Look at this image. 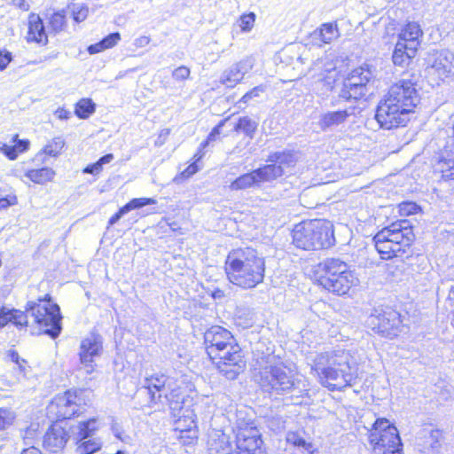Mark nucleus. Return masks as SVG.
<instances>
[{
  "instance_id": "1",
  "label": "nucleus",
  "mask_w": 454,
  "mask_h": 454,
  "mask_svg": "<svg viewBox=\"0 0 454 454\" xmlns=\"http://www.w3.org/2000/svg\"><path fill=\"white\" fill-rule=\"evenodd\" d=\"M202 348L207 362L225 379L236 380L247 368L245 352L229 329L213 325L202 334Z\"/></svg>"
},
{
  "instance_id": "2",
  "label": "nucleus",
  "mask_w": 454,
  "mask_h": 454,
  "mask_svg": "<svg viewBox=\"0 0 454 454\" xmlns=\"http://www.w3.org/2000/svg\"><path fill=\"white\" fill-rule=\"evenodd\" d=\"M417 81L400 79L390 85L378 103L375 120L386 130L406 127L420 103Z\"/></svg>"
},
{
  "instance_id": "3",
  "label": "nucleus",
  "mask_w": 454,
  "mask_h": 454,
  "mask_svg": "<svg viewBox=\"0 0 454 454\" xmlns=\"http://www.w3.org/2000/svg\"><path fill=\"white\" fill-rule=\"evenodd\" d=\"M223 270L229 283L240 289L250 290L263 282L266 262L255 248L239 247L227 253Z\"/></svg>"
},
{
  "instance_id": "4",
  "label": "nucleus",
  "mask_w": 454,
  "mask_h": 454,
  "mask_svg": "<svg viewBox=\"0 0 454 454\" xmlns=\"http://www.w3.org/2000/svg\"><path fill=\"white\" fill-rule=\"evenodd\" d=\"M320 359L326 364L320 367L311 366V372L318 383L330 392H342L353 387L358 379V370L351 362V356L345 351L325 353Z\"/></svg>"
},
{
  "instance_id": "5",
  "label": "nucleus",
  "mask_w": 454,
  "mask_h": 454,
  "mask_svg": "<svg viewBox=\"0 0 454 454\" xmlns=\"http://www.w3.org/2000/svg\"><path fill=\"white\" fill-rule=\"evenodd\" d=\"M415 240L414 228L406 219H397L382 227L372 239L380 259L383 261L403 257L412 250Z\"/></svg>"
},
{
  "instance_id": "6",
  "label": "nucleus",
  "mask_w": 454,
  "mask_h": 454,
  "mask_svg": "<svg viewBox=\"0 0 454 454\" xmlns=\"http://www.w3.org/2000/svg\"><path fill=\"white\" fill-rule=\"evenodd\" d=\"M312 280L316 286L336 296L348 295L359 283L352 267L335 257L317 263L312 270Z\"/></svg>"
},
{
  "instance_id": "7",
  "label": "nucleus",
  "mask_w": 454,
  "mask_h": 454,
  "mask_svg": "<svg viewBox=\"0 0 454 454\" xmlns=\"http://www.w3.org/2000/svg\"><path fill=\"white\" fill-rule=\"evenodd\" d=\"M291 245L297 250H326L335 244L334 226L325 218L304 219L290 230Z\"/></svg>"
},
{
  "instance_id": "8",
  "label": "nucleus",
  "mask_w": 454,
  "mask_h": 454,
  "mask_svg": "<svg viewBox=\"0 0 454 454\" xmlns=\"http://www.w3.org/2000/svg\"><path fill=\"white\" fill-rule=\"evenodd\" d=\"M267 161L270 162V164L263 165L238 176L231 183L230 189L231 191L247 190L258 186L262 183L279 178L283 176L285 168L295 166L297 159L292 151H282L270 154Z\"/></svg>"
},
{
  "instance_id": "9",
  "label": "nucleus",
  "mask_w": 454,
  "mask_h": 454,
  "mask_svg": "<svg viewBox=\"0 0 454 454\" xmlns=\"http://www.w3.org/2000/svg\"><path fill=\"white\" fill-rule=\"evenodd\" d=\"M91 392L86 387H73L56 394L45 407V416L51 420L65 421L80 417L90 404Z\"/></svg>"
},
{
  "instance_id": "10",
  "label": "nucleus",
  "mask_w": 454,
  "mask_h": 454,
  "mask_svg": "<svg viewBox=\"0 0 454 454\" xmlns=\"http://www.w3.org/2000/svg\"><path fill=\"white\" fill-rule=\"evenodd\" d=\"M27 312L32 318V325L39 334L49 335L55 339L62 330L60 307L52 297L46 294L26 304Z\"/></svg>"
},
{
  "instance_id": "11",
  "label": "nucleus",
  "mask_w": 454,
  "mask_h": 454,
  "mask_svg": "<svg viewBox=\"0 0 454 454\" xmlns=\"http://www.w3.org/2000/svg\"><path fill=\"white\" fill-rule=\"evenodd\" d=\"M423 36L424 31L419 21H405L396 33L391 54L393 65L399 67L411 66L421 48Z\"/></svg>"
},
{
  "instance_id": "12",
  "label": "nucleus",
  "mask_w": 454,
  "mask_h": 454,
  "mask_svg": "<svg viewBox=\"0 0 454 454\" xmlns=\"http://www.w3.org/2000/svg\"><path fill=\"white\" fill-rule=\"evenodd\" d=\"M44 20L47 24L48 32L45 28L43 20L38 13L30 12L27 21L26 41L28 43H35L44 47L49 43L50 35H59L68 28V19L64 9H53L51 12L45 13Z\"/></svg>"
},
{
  "instance_id": "13",
  "label": "nucleus",
  "mask_w": 454,
  "mask_h": 454,
  "mask_svg": "<svg viewBox=\"0 0 454 454\" xmlns=\"http://www.w3.org/2000/svg\"><path fill=\"white\" fill-rule=\"evenodd\" d=\"M215 454H268V451L259 428L245 424L237 428L234 447L230 440L219 439Z\"/></svg>"
},
{
  "instance_id": "14",
  "label": "nucleus",
  "mask_w": 454,
  "mask_h": 454,
  "mask_svg": "<svg viewBox=\"0 0 454 454\" xmlns=\"http://www.w3.org/2000/svg\"><path fill=\"white\" fill-rule=\"evenodd\" d=\"M367 436L372 454H404L397 427L386 418H378Z\"/></svg>"
},
{
  "instance_id": "15",
  "label": "nucleus",
  "mask_w": 454,
  "mask_h": 454,
  "mask_svg": "<svg viewBox=\"0 0 454 454\" xmlns=\"http://www.w3.org/2000/svg\"><path fill=\"white\" fill-rule=\"evenodd\" d=\"M73 426L62 419L51 420L42 441L43 450L51 454L63 453L71 440Z\"/></svg>"
},
{
  "instance_id": "16",
  "label": "nucleus",
  "mask_w": 454,
  "mask_h": 454,
  "mask_svg": "<svg viewBox=\"0 0 454 454\" xmlns=\"http://www.w3.org/2000/svg\"><path fill=\"white\" fill-rule=\"evenodd\" d=\"M262 387L270 393L283 395L296 388L290 370L283 364L271 365L262 376Z\"/></svg>"
},
{
  "instance_id": "17",
  "label": "nucleus",
  "mask_w": 454,
  "mask_h": 454,
  "mask_svg": "<svg viewBox=\"0 0 454 454\" xmlns=\"http://www.w3.org/2000/svg\"><path fill=\"white\" fill-rule=\"evenodd\" d=\"M174 432L183 446H192L198 442L200 430L198 419L193 409L181 408V414L174 421Z\"/></svg>"
},
{
  "instance_id": "18",
  "label": "nucleus",
  "mask_w": 454,
  "mask_h": 454,
  "mask_svg": "<svg viewBox=\"0 0 454 454\" xmlns=\"http://www.w3.org/2000/svg\"><path fill=\"white\" fill-rule=\"evenodd\" d=\"M427 73L436 82L450 77L454 73V56L446 50L433 51L429 55Z\"/></svg>"
},
{
  "instance_id": "19",
  "label": "nucleus",
  "mask_w": 454,
  "mask_h": 454,
  "mask_svg": "<svg viewBox=\"0 0 454 454\" xmlns=\"http://www.w3.org/2000/svg\"><path fill=\"white\" fill-rule=\"evenodd\" d=\"M168 381L169 377L163 372H154L145 378L143 387L146 391L150 405L163 403Z\"/></svg>"
},
{
  "instance_id": "20",
  "label": "nucleus",
  "mask_w": 454,
  "mask_h": 454,
  "mask_svg": "<svg viewBox=\"0 0 454 454\" xmlns=\"http://www.w3.org/2000/svg\"><path fill=\"white\" fill-rule=\"evenodd\" d=\"M378 324L373 331L387 339H394L398 336L402 326V317L395 310L384 311L377 317Z\"/></svg>"
},
{
  "instance_id": "21",
  "label": "nucleus",
  "mask_w": 454,
  "mask_h": 454,
  "mask_svg": "<svg viewBox=\"0 0 454 454\" xmlns=\"http://www.w3.org/2000/svg\"><path fill=\"white\" fill-rule=\"evenodd\" d=\"M101 351L102 343L98 336L85 338L81 341L79 359L87 373L90 374L96 371L94 359L101 354Z\"/></svg>"
},
{
  "instance_id": "22",
  "label": "nucleus",
  "mask_w": 454,
  "mask_h": 454,
  "mask_svg": "<svg viewBox=\"0 0 454 454\" xmlns=\"http://www.w3.org/2000/svg\"><path fill=\"white\" fill-rule=\"evenodd\" d=\"M433 173L441 181H454V147L444 146L433 164Z\"/></svg>"
},
{
  "instance_id": "23",
  "label": "nucleus",
  "mask_w": 454,
  "mask_h": 454,
  "mask_svg": "<svg viewBox=\"0 0 454 454\" xmlns=\"http://www.w3.org/2000/svg\"><path fill=\"white\" fill-rule=\"evenodd\" d=\"M337 81L340 82L339 98L343 101H358L364 98L367 93V91L362 90L355 83L348 82L347 79L341 77L340 75H339L338 78H333L334 82Z\"/></svg>"
},
{
  "instance_id": "24",
  "label": "nucleus",
  "mask_w": 454,
  "mask_h": 454,
  "mask_svg": "<svg viewBox=\"0 0 454 454\" xmlns=\"http://www.w3.org/2000/svg\"><path fill=\"white\" fill-rule=\"evenodd\" d=\"M24 177L31 184L44 185L54 181L56 171L50 167L27 169Z\"/></svg>"
},
{
  "instance_id": "25",
  "label": "nucleus",
  "mask_w": 454,
  "mask_h": 454,
  "mask_svg": "<svg viewBox=\"0 0 454 454\" xmlns=\"http://www.w3.org/2000/svg\"><path fill=\"white\" fill-rule=\"evenodd\" d=\"M101 421L98 416H92L78 421L76 425L75 440H85L92 438V436L99 431Z\"/></svg>"
},
{
  "instance_id": "26",
  "label": "nucleus",
  "mask_w": 454,
  "mask_h": 454,
  "mask_svg": "<svg viewBox=\"0 0 454 454\" xmlns=\"http://www.w3.org/2000/svg\"><path fill=\"white\" fill-rule=\"evenodd\" d=\"M340 76L367 91V85L372 79V70L369 66L361 65L354 67L347 74Z\"/></svg>"
},
{
  "instance_id": "27",
  "label": "nucleus",
  "mask_w": 454,
  "mask_h": 454,
  "mask_svg": "<svg viewBox=\"0 0 454 454\" xmlns=\"http://www.w3.org/2000/svg\"><path fill=\"white\" fill-rule=\"evenodd\" d=\"M155 200L152 198H134L130 200L124 206L121 207L108 220V226H112L116 223L121 217L128 212L141 208L148 205L155 204Z\"/></svg>"
},
{
  "instance_id": "28",
  "label": "nucleus",
  "mask_w": 454,
  "mask_h": 454,
  "mask_svg": "<svg viewBox=\"0 0 454 454\" xmlns=\"http://www.w3.org/2000/svg\"><path fill=\"white\" fill-rule=\"evenodd\" d=\"M11 142L13 143L12 145L4 144L1 146V152L10 160H16L20 154L28 151L30 146V141L28 139H20L19 134H14Z\"/></svg>"
},
{
  "instance_id": "29",
  "label": "nucleus",
  "mask_w": 454,
  "mask_h": 454,
  "mask_svg": "<svg viewBox=\"0 0 454 454\" xmlns=\"http://www.w3.org/2000/svg\"><path fill=\"white\" fill-rule=\"evenodd\" d=\"M350 116L348 110H338L324 114L319 121L320 128L325 130L333 126H338L344 123Z\"/></svg>"
},
{
  "instance_id": "30",
  "label": "nucleus",
  "mask_w": 454,
  "mask_h": 454,
  "mask_svg": "<svg viewBox=\"0 0 454 454\" xmlns=\"http://www.w3.org/2000/svg\"><path fill=\"white\" fill-rule=\"evenodd\" d=\"M320 44H329L340 35L337 21L323 23L316 31Z\"/></svg>"
},
{
  "instance_id": "31",
  "label": "nucleus",
  "mask_w": 454,
  "mask_h": 454,
  "mask_svg": "<svg viewBox=\"0 0 454 454\" xmlns=\"http://www.w3.org/2000/svg\"><path fill=\"white\" fill-rule=\"evenodd\" d=\"M121 41V34L114 32L107 35L99 42L90 44L87 47V51L93 55L102 52L106 50L114 47Z\"/></svg>"
},
{
  "instance_id": "32",
  "label": "nucleus",
  "mask_w": 454,
  "mask_h": 454,
  "mask_svg": "<svg viewBox=\"0 0 454 454\" xmlns=\"http://www.w3.org/2000/svg\"><path fill=\"white\" fill-rule=\"evenodd\" d=\"M65 145L66 142L61 137H55L44 145L40 153L47 158H58L62 153Z\"/></svg>"
},
{
  "instance_id": "33",
  "label": "nucleus",
  "mask_w": 454,
  "mask_h": 454,
  "mask_svg": "<svg viewBox=\"0 0 454 454\" xmlns=\"http://www.w3.org/2000/svg\"><path fill=\"white\" fill-rule=\"evenodd\" d=\"M204 157V153L202 149L200 148L192 156V162L190 163L183 171L178 173L175 177V180L177 182H184L191 178L193 175H195L200 170L199 162Z\"/></svg>"
},
{
  "instance_id": "34",
  "label": "nucleus",
  "mask_w": 454,
  "mask_h": 454,
  "mask_svg": "<svg viewBox=\"0 0 454 454\" xmlns=\"http://www.w3.org/2000/svg\"><path fill=\"white\" fill-rule=\"evenodd\" d=\"M286 443L294 448L302 449L309 454L315 452L313 444L308 442L298 431H289L286 436Z\"/></svg>"
},
{
  "instance_id": "35",
  "label": "nucleus",
  "mask_w": 454,
  "mask_h": 454,
  "mask_svg": "<svg viewBox=\"0 0 454 454\" xmlns=\"http://www.w3.org/2000/svg\"><path fill=\"white\" fill-rule=\"evenodd\" d=\"M96 111V104L91 98H80L74 105V113L79 119L85 120L92 115Z\"/></svg>"
},
{
  "instance_id": "36",
  "label": "nucleus",
  "mask_w": 454,
  "mask_h": 454,
  "mask_svg": "<svg viewBox=\"0 0 454 454\" xmlns=\"http://www.w3.org/2000/svg\"><path fill=\"white\" fill-rule=\"evenodd\" d=\"M258 128V123L248 116L239 117L233 128L237 133H244L246 137L253 138Z\"/></svg>"
},
{
  "instance_id": "37",
  "label": "nucleus",
  "mask_w": 454,
  "mask_h": 454,
  "mask_svg": "<svg viewBox=\"0 0 454 454\" xmlns=\"http://www.w3.org/2000/svg\"><path fill=\"white\" fill-rule=\"evenodd\" d=\"M163 400L167 402L169 409L172 410L173 411L178 409L179 411L181 412V408H184L181 404L184 403V395L181 387H174L170 389L168 392L167 391L165 393Z\"/></svg>"
},
{
  "instance_id": "38",
  "label": "nucleus",
  "mask_w": 454,
  "mask_h": 454,
  "mask_svg": "<svg viewBox=\"0 0 454 454\" xmlns=\"http://www.w3.org/2000/svg\"><path fill=\"white\" fill-rule=\"evenodd\" d=\"M75 445L78 454H95L102 448L101 442L96 438L75 440Z\"/></svg>"
},
{
  "instance_id": "39",
  "label": "nucleus",
  "mask_w": 454,
  "mask_h": 454,
  "mask_svg": "<svg viewBox=\"0 0 454 454\" xmlns=\"http://www.w3.org/2000/svg\"><path fill=\"white\" fill-rule=\"evenodd\" d=\"M71 18L75 23L83 22L89 16L90 8L86 4L72 2L67 4Z\"/></svg>"
},
{
  "instance_id": "40",
  "label": "nucleus",
  "mask_w": 454,
  "mask_h": 454,
  "mask_svg": "<svg viewBox=\"0 0 454 454\" xmlns=\"http://www.w3.org/2000/svg\"><path fill=\"white\" fill-rule=\"evenodd\" d=\"M29 314L27 312V309L25 308V311L11 309L10 317L12 325H14L17 328H27L33 327L32 321L28 320Z\"/></svg>"
},
{
  "instance_id": "41",
  "label": "nucleus",
  "mask_w": 454,
  "mask_h": 454,
  "mask_svg": "<svg viewBox=\"0 0 454 454\" xmlns=\"http://www.w3.org/2000/svg\"><path fill=\"white\" fill-rule=\"evenodd\" d=\"M243 79V74L239 67L230 68L221 78L220 82L226 88H234Z\"/></svg>"
},
{
  "instance_id": "42",
  "label": "nucleus",
  "mask_w": 454,
  "mask_h": 454,
  "mask_svg": "<svg viewBox=\"0 0 454 454\" xmlns=\"http://www.w3.org/2000/svg\"><path fill=\"white\" fill-rule=\"evenodd\" d=\"M113 159L114 155L112 153H107L99 158L95 163L86 166L83 168V173L98 175L103 169L102 165L110 162Z\"/></svg>"
},
{
  "instance_id": "43",
  "label": "nucleus",
  "mask_w": 454,
  "mask_h": 454,
  "mask_svg": "<svg viewBox=\"0 0 454 454\" xmlns=\"http://www.w3.org/2000/svg\"><path fill=\"white\" fill-rule=\"evenodd\" d=\"M255 19V13L253 12L241 14L238 20L240 31L243 33L250 32L254 26Z\"/></svg>"
},
{
  "instance_id": "44",
  "label": "nucleus",
  "mask_w": 454,
  "mask_h": 454,
  "mask_svg": "<svg viewBox=\"0 0 454 454\" xmlns=\"http://www.w3.org/2000/svg\"><path fill=\"white\" fill-rule=\"evenodd\" d=\"M397 208L402 216L417 215L421 211L420 207L413 201H403L398 204Z\"/></svg>"
},
{
  "instance_id": "45",
  "label": "nucleus",
  "mask_w": 454,
  "mask_h": 454,
  "mask_svg": "<svg viewBox=\"0 0 454 454\" xmlns=\"http://www.w3.org/2000/svg\"><path fill=\"white\" fill-rule=\"evenodd\" d=\"M15 415L8 408L0 407V432L7 429L14 421Z\"/></svg>"
},
{
  "instance_id": "46",
  "label": "nucleus",
  "mask_w": 454,
  "mask_h": 454,
  "mask_svg": "<svg viewBox=\"0 0 454 454\" xmlns=\"http://www.w3.org/2000/svg\"><path fill=\"white\" fill-rule=\"evenodd\" d=\"M229 120V117H226L221 120L210 131L207 138L200 144V149L206 148L208 144L212 141H215L216 137L221 134V129L224 126L225 122Z\"/></svg>"
},
{
  "instance_id": "47",
  "label": "nucleus",
  "mask_w": 454,
  "mask_h": 454,
  "mask_svg": "<svg viewBox=\"0 0 454 454\" xmlns=\"http://www.w3.org/2000/svg\"><path fill=\"white\" fill-rule=\"evenodd\" d=\"M18 203V197L14 192L3 194V189L0 187V210L6 209L15 206Z\"/></svg>"
},
{
  "instance_id": "48",
  "label": "nucleus",
  "mask_w": 454,
  "mask_h": 454,
  "mask_svg": "<svg viewBox=\"0 0 454 454\" xmlns=\"http://www.w3.org/2000/svg\"><path fill=\"white\" fill-rule=\"evenodd\" d=\"M428 439L430 447L437 449L441 446L443 441V432L440 429H433L430 431Z\"/></svg>"
},
{
  "instance_id": "49",
  "label": "nucleus",
  "mask_w": 454,
  "mask_h": 454,
  "mask_svg": "<svg viewBox=\"0 0 454 454\" xmlns=\"http://www.w3.org/2000/svg\"><path fill=\"white\" fill-rule=\"evenodd\" d=\"M264 90H265L264 85L261 84V85L255 86L253 89L249 90L247 92H246L239 99V102L247 104L252 98L259 97L260 93L263 92Z\"/></svg>"
},
{
  "instance_id": "50",
  "label": "nucleus",
  "mask_w": 454,
  "mask_h": 454,
  "mask_svg": "<svg viewBox=\"0 0 454 454\" xmlns=\"http://www.w3.org/2000/svg\"><path fill=\"white\" fill-rule=\"evenodd\" d=\"M190 68L185 66L176 67L172 73L173 78L178 82L187 80L190 77Z\"/></svg>"
},
{
  "instance_id": "51",
  "label": "nucleus",
  "mask_w": 454,
  "mask_h": 454,
  "mask_svg": "<svg viewBox=\"0 0 454 454\" xmlns=\"http://www.w3.org/2000/svg\"><path fill=\"white\" fill-rule=\"evenodd\" d=\"M8 356H9L10 359L18 365L19 369L21 372L26 371L27 366V362L25 359L20 357V356L16 350H14V349L9 350Z\"/></svg>"
},
{
  "instance_id": "52",
  "label": "nucleus",
  "mask_w": 454,
  "mask_h": 454,
  "mask_svg": "<svg viewBox=\"0 0 454 454\" xmlns=\"http://www.w3.org/2000/svg\"><path fill=\"white\" fill-rule=\"evenodd\" d=\"M12 53L6 50L0 51V70H4L12 61Z\"/></svg>"
},
{
  "instance_id": "53",
  "label": "nucleus",
  "mask_w": 454,
  "mask_h": 454,
  "mask_svg": "<svg viewBox=\"0 0 454 454\" xmlns=\"http://www.w3.org/2000/svg\"><path fill=\"white\" fill-rule=\"evenodd\" d=\"M10 313H11V309H9L4 306L0 308V328L4 327L5 325H7L10 323V321H11Z\"/></svg>"
},
{
  "instance_id": "54",
  "label": "nucleus",
  "mask_w": 454,
  "mask_h": 454,
  "mask_svg": "<svg viewBox=\"0 0 454 454\" xmlns=\"http://www.w3.org/2000/svg\"><path fill=\"white\" fill-rule=\"evenodd\" d=\"M12 5L22 12H27L30 8L27 0H12Z\"/></svg>"
},
{
  "instance_id": "55",
  "label": "nucleus",
  "mask_w": 454,
  "mask_h": 454,
  "mask_svg": "<svg viewBox=\"0 0 454 454\" xmlns=\"http://www.w3.org/2000/svg\"><path fill=\"white\" fill-rule=\"evenodd\" d=\"M55 115L59 120H67L71 116V113L69 110L66 109L65 107H59L55 111Z\"/></svg>"
},
{
  "instance_id": "56",
  "label": "nucleus",
  "mask_w": 454,
  "mask_h": 454,
  "mask_svg": "<svg viewBox=\"0 0 454 454\" xmlns=\"http://www.w3.org/2000/svg\"><path fill=\"white\" fill-rule=\"evenodd\" d=\"M170 133H171V129H161L159 132V137L158 138L160 140V145H162V144L165 143L166 139L170 135Z\"/></svg>"
},
{
  "instance_id": "57",
  "label": "nucleus",
  "mask_w": 454,
  "mask_h": 454,
  "mask_svg": "<svg viewBox=\"0 0 454 454\" xmlns=\"http://www.w3.org/2000/svg\"><path fill=\"white\" fill-rule=\"evenodd\" d=\"M150 42H151V38L149 36L143 35L136 40V45L142 47V46H145V45L149 44Z\"/></svg>"
},
{
  "instance_id": "58",
  "label": "nucleus",
  "mask_w": 454,
  "mask_h": 454,
  "mask_svg": "<svg viewBox=\"0 0 454 454\" xmlns=\"http://www.w3.org/2000/svg\"><path fill=\"white\" fill-rule=\"evenodd\" d=\"M20 454H41V450L34 446L24 449Z\"/></svg>"
},
{
  "instance_id": "59",
  "label": "nucleus",
  "mask_w": 454,
  "mask_h": 454,
  "mask_svg": "<svg viewBox=\"0 0 454 454\" xmlns=\"http://www.w3.org/2000/svg\"><path fill=\"white\" fill-rule=\"evenodd\" d=\"M114 454H125L122 450H117Z\"/></svg>"
},
{
  "instance_id": "60",
  "label": "nucleus",
  "mask_w": 454,
  "mask_h": 454,
  "mask_svg": "<svg viewBox=\"0 0 454 454\" xmlns=\"http://www.w3.org/2000/svg\"><path fill=\"white\" fill-rule=\"evenodd\" d=\"M325 80L326 84L331 85V82H326V78Z\"/></svg>"
}]
</instances>
